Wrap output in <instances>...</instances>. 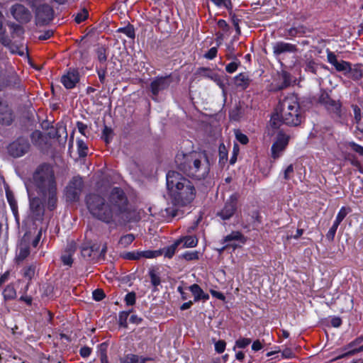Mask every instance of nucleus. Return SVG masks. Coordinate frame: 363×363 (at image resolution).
Segmentation results:
<instances>
[{"mask_svg":"<svg viewBox=\"0 0 363 363\" xmlns=\"http://www.w3.org/2000/svg\"><path fill=\"white\" fill-rule=\"evenodd\" d=\"M303 118L297 96L289 94L279 102L276 113L271 117L269 128L275 130L283 123L289 126H298Z\"/></svg>","mask_w":363,"mask_h":363,"instance_id":"f257e3e1","label":"nucleus"},{"mask_svg":"<svg viewBox=\"0 0 363 363\" xmlns=\"http://www.w3.org/2000/svg\"><path fill=\"white\" fill-rule=\"evenodd\" d=\"M175 163L186 176L196 180L206 179L210 172V162L205 152H179Z\"/></svg>","mask_w":363,"mask_h":363,"instance_id":"f03ea898","label":"nucleus"},{"mask_svg":"<svg viewBox=\"0 0 363 363\" xmlns=\"http://www.w3.org/2000/svg\"><path fill=\"white\" fill-rule=\"evenodd\" d=\"M166 186L175 204L186 206L196 197V190L192 182L176 171L167 172Z\"/></svg>","mask_w":363,"mask_h":363,"instance_id":"7ed1b4c3","label":"nucleus"},{"mask_svg":"<svg viewBox=\"0 0 363 363\" xmlns=\"http://www.w3.org/2000/svg\"><path fill=\"white\" fill-rule=\"evenodd\" d=\"M84 201L92 217L106 224L113 222L112 211L104 196L98 193H89L86 195Z\"/></svg>","mask_w":363,"mask_h":363,"instance_id":"20e7f679","label":"nucleus"},{"mask_svg":"<svg viewBox=\"0 0 363 363\" xmlns=\"http://www.w3.org/2000/svg\"><path fill=\"white\" fill-rule=\"evenodd\" d=\"M32 179L39 194L57 186L53 168L48 163L38 165L33 174Z\"/></svg>","mask_w":363,"mask_h":363,"instance_id":"39448f33","label":"nucleus"},{"mask_svg":"<svg viewBox=\"0 0 363 363\" xmlns=\"http://www.w3.org/2000/svg\"><path fill=\"white\" fill-rule=\"evenodd\" d=\"M107 199L113 218L128 212L129 201L125 191L121 187H113Z\"/></svg>","mask_w":363,"mask_h":363,"instance_id":"423d86ee","label":"nucleus"},{"mask_svg":"<svg viewBox=\"0 0 363 363\" xmlns=\"http://www.w3.org/2000/svg\"><path fill=\"white\" fill-rule=\"evenodd\" d=\"M327 60L330 64L335 67L336 71L342 72L352 79L357 81L362 77L363 71L361 66L356 65L354 67H352L350 62L342 60H339L337 55L330 51H328Z\"/></svg>","mask_w":363,"mask_h":363,"instance_id":"0eeeda50","label":"nucleus"},{"mask_svg":"<svg viewBox=\"0 0 363 363\" xmlns=\"http://www.w3.org/2000/svg\"><path fill=\"white\" fill-rule=\"evenodd\" d=\"M84 189V182L80 176L73 177L65 188L64 194L67 202L74 203L79 200Z\"/></svg>","mask_w":363,"mask_h":363,"instance_id":"6e6552de","label":"nucleus"},{"mask_svg":"<svg viewBox=\"0 0 363 363\" xmlns=\"http://www.w3.org/2000/svg\"><path fill=\"white\" fill-rule=\"evenodd\" d=\"M28 139L19 136L7 146L8 154L13 158H19L27 154L30 149Z\"/></svg>","mask_w":363,"mask_h":363,"instance_id":"1a4fd4ad","label":"nucleus"},{"mask_svg":"<svg viewBox=\"0 0 363 363\" xmlns=\"http://www.w3.org/2000/svg\"><path fill=\"white\" fill-rule=\"evenodd\" d=\"M318 103L322 105L326 111L335 118L342 116V103L339 100L333 99L328 92L323 91L318 98Z\"/></svg>","mask_w":363,"mask_h":363,"instance_id":"9d476101","label":"nucleus"},{"mask_svg":"<svg viewBox=\"0 0 363 363\" xmlns=\"http://www.w3.org/2000/svg\"><path fill=\"white\" fill-rule=\"evenodd\" d=\"M55 11L50 5L43 4L36 9L35 18L37 23L40 26L48 25L54 18Z\"/></svg>","mask_w":363,"mask_h":363,"instance_id":"9b49d317","label":"nucleus"},{"mask_svg":"<svg viewBox=\"0 0 363 363\" xmlns=\"http://www.w3.org/2000/svg\"><path fill=\"white\" fill-rule=\"evenodd\" d=\"M289 135L285 134L283 131H279L278 133L277 139L271 148L272 157L274 160L279 158L281 153L285 150L289 144Z\"/></svg>","mask_w":363,"mask_h":363,"instance_id":"f8f14e48","label":"nucleus"},{"mask_svg":"<svg viewBox=\"0 0 363 363\" xmlns=\"http://www.w3.org/2000/svg\"><path fill=\"white\" fill-rule=\"evenodd\" d=\"M14 120L15 116L13 109L6 100L0 97V124L9 126Z\"/></svg>","mask_w":363,"mask_h":363,"instance_id":"ddd939ff","label":"nucleus"},{"mask_svg":"<svg viewBox=\"0 0 363 363\" xmlns=\"http://www.w3.org/2000/svg\"><path fill=\"white\" fill-rule=\"evenodd\" d=\"M238 198L239 195L236 193L231 195L223 208L217 213V215L223 220L230 219L236 211Z\"/></svg>","mask_w":363,"mask_h":363,"instance_id":"4468645a","label":"nucleus"},{"mask_svg":"<svg viewBox=\"0 0 363 363\" xmlns=\"http://www.w3.org/2000/svg\"><path fill=\"white\" fill-rule=\"evenodd\" d=\"M100 245L93 243L91 241H86L80 247L81 255L86 260H93L98 256Z\"/></svg>","mask_w":363,"mask_h":363,"instance_id":"2eb2a0df","label":"nucleus"},{"mask_svg":"<svg viewBox=\"0 0 363 363\" xmlns=\"http://www.w3.org/2000/svg\"><path fill=\"white\" fill-rule=\"evenodd\" d=\"M11 13L20 23H28L31 17L29 10L20 4H16L11 6Z\"/></svg>","mask_w":363,"mask_h":363,"instance_id":"dca6fc26","label":"nucleus"},{"mask_svg":"<svg viewBox=\"0 0 363 363\" xmlns=\"http://www.w3.org/2000/svg\"><path fill=\"white\" fill-rule=\"evenodd\" d=\"M80 80L79 72L77 69H69L66 74L62 76L61 83L67 89H74Z\"/></svg>","mask_w":363,"mask_h":363,"instance_id":"f3484780","label":"nucleus"},{"mask_svg":"<svg viewBox=\"0 0 363 363\" xmlns=\"http://www.w3.org/2000/svg\"><path fill=\"white\" fill-rule=\"evenodd\" d=\"M30 210L35 220L43 218L45 213L44 204L41 199L38 196L29 198Z\"/></svg>","mask_w":363,"mask_h":363,"instance_id":"a211bd4d","label":"nucleus"},{"mask_svg":"<svg viewBox=\"0 0 363 363\" xmlns=\"http://www.w3.org/2000/svg\"><path fill=\"white\" fill-rule=\"evenodd\" d=\"M273 53L276 56L286 52H296L297 47L296 45L285 43L283 41L277 42L273 45Z\"/></svg>","mask_w":363,"mask_h":363,"instance_id":"6ab92c4d","label":"nucleus"},{"mask_svg":"<svg viewBox=\"0 0 363 363\" xmlns=\"http://www.w3.org/2000/svg\"><path fill=\"white\" fill-rule=\"evenodd\" d=\"M237 240H241L242 242H245L243 236L240 232H232L230 234L228 235L224 238L223 243L227 244L221 248L220 251L224 250L228 247H231L233 249H235L238 247V245H236L234 242Z\"/></svg>","mask_w":363,"mask_h":363,"instance_id":"aec40b11","label":"nucleus"},{"mask_svg":"<svg viewBox=\"0 0 363 363\" xmlns=\"http://www.w3.org/2000/svg\"><path fill=\"white\" fill-rule=\"evenodd\" d=\"M44 198L48 197V206L50 211H53L57 206V186L40 193Z\"/></svg>","mask_w":363,"mask_h":363,"instance_id":"412c9836","label":"nucleus"},{"mask_svg":"<svg viewBox=\"0 0 363 363\" xmlns=\"http://www.w3.org/2000/svg\"><path fill=\"white\" fill-rule=\"evenodd\" d=\"M19 84L20 79L17 77H0V91L7 87L17 88Z\"/></svg>","mask_w":363,"mask_h":363,"instance_id":"4be33fe9","label":"nucleus"},{"mask_svg":"<svg viewBox=\"0 0 363 363\" xmlns=\"http://www.w3.org/2000/svg\"><path fill=\"white\" fill-rule=\"evenodd\" d=\"M6 197L7 201L10 206L11 210L16 220L18 219V203L16 200L13 192L9 189V187H6L5 189Z\"/></svg>","mask_w":363,"mask_h":363,"instance_id":"5701e85b","label":"nucleus"},{"mask_svg":"<svg viewBox=\"0 0 363 363\" xmlns=\"http://www.w3.org/2000/svg\"><path fill=\"white\" fill-rule=\"evenodd\" d=\"M150 360H152V358L139 357L134 354H128L121 359V363H145L147 361Z\"/></svg>","mask_w":363,"mask_h":363,"instance_id":"b1692460","label":"nucleus"},{"mask_svg":"<svg viewBox=\"0 0 363 363\" xmlns=\"http://www.w3.org/2000/svg\"><path fill=\"white\" fill-rule=\"evenodd\" d=\"M251 79L247 73H240L235 77V84L237 87L245 89L250 84Z\"/></svg>","mask_w":363,"mask_h":363,"instance_id":"393cba45","label":"nucleus"},{"mask_svg":"<svg viewBox=\"0 0 363 363\" xmlns=\"http://www.w3.org/2000/svg\"><path fill=\"white\" fill-rule=\"evenodd\" d=\"M189 291L194 296V301H198L201 299H208L209 296L205 294L201 288L196 284H194L189 287Z\"/></svg>","mask_w":363,"mask_h":363,"instance_id":"a878e982","label":"nucleus"},{"mask_svg":"<svg viewBox=\"0 0 363 363\" xmlns=\"http://www.w3.org/2000/svg\"><path fill=\"white\" fill-rule=\"evenodd\" d=\"M157 7H152L151 11H150L148 12V13L147 14V19L148 21L150 22L151 25H152L153 26H155V30L156 31H158L159 30V17H158V15L157 13Z\"/></svg>","mask_w":363,"mask_h":363,"instance_id":"bb28decb","label":"nucleus"},{"mask_svg":"<svg viewBox=\"0 0 363 363\" xmlns=\"http://www.w3.org/2000/svg\"><path fill=\"white\" fill-rule=\"evenodd\" d=\"M2 295L4 301L13 300L16 297V291L12 284H8L4 289Z\"/></svg>","mask_w":363,"mask_h":363,"instance_id":"cd10ccee","label":"nucleus"},{"mask_svg":"<svg viewBox=\"0 0 363 363\" xmlns=\"http://www.w3.org/2000/svg\"><path fill=\"white\" fill-rule=\"evenodd\" d=\"M181 243V240H177L172 245L164 247L162 250H160V255H164L165 257L172 258L175 253V251L178 247V245Z\"/></svg>","mask_w":363,"mask_h":363,"instance_id":"c85d7f7f","label":"nucleus"},{"mask_svg":"<svg viewBox=\"0 0 363 363\" xmlns=\"http://www.w3.org/2000/svg\"><path fill=\"white\" fill-rule=\"evenodd\" d=\"M118 33H123L127 37L131 39H134L135 37V32L134 26L130 23L124 27H121L117 29Z\"/></svg>","mask_w":363,"mask_h":363,"instance_id":"c756f323","label":"nucleus"},{"mask_svg":"<svg viewBox=\"0 0 363 363\" xmlns=\"http://www.w3.org/2000/svg\"><path fill=\"white\" fill-rule=\"evenodd\" d=\"M77 152L79 157H85L88 154V146L81 138L77 139Z\"/></svg>","mask_w":363,"mask_h":363,"instance_id":"7c9ffc66","label":"nucleus"},{"mask_svg":"<svg viewBox=\"0 0 363 363\" xmlns=\"http://www.w3.org/2000/svg\"><path fill=\"white\" fill-rule=\"evenodd\" d=\"M121 257L126 260H138L141 259L140 251L124 252L121 254Z\"/></svg>","mask_w":363,"mask_h":363,"instance_id":"2f4dec72","label":"nucleus"},{"mask_svg":"<svg viewBox=\"0 0 363 363\" xmlns=\"http://www.w3.org/2000/svg\"><path fill=\"white\" fill-rule=\"evenodd\" d=\"M150 92L151 98L155 101H157L159 96V77H155L152 82L150 84Z\"/></svg>","mask_w":363,"mask_h":363,"instance_id":"473e14b6","label":"nucleus"},{"mask_svg":"<svg viewBox=\"0 0 363 363\" xmlns=\"http://www.w3.org/2000/svg\"><path fill=\"white\" fill-rule=\"evenodd\" d=\"M36 266L35 264H31L29 266L25 267L23 269V276L30 281L35 276Z\"/></svg>","mask_w":363,"mask_h":363,"instance_id":"72a5a7b5","label":"nucleus"},{"mask_svg":"<svg viewBox=\"0 0 363 363\" xmlns=\"http://www.w3.org/2000/svg\"><path fill=\"white\" fill-rule=\"evenodd\" d=\"M135 239V237L133 234H126L121 237L118 244L123 247H127L134 241Z\"/></svg>","mask_w":363,"mask_h":363,"instance_id":"f704fd0d","label":"nucleus"},{"mask_svg":"<svg viewBox=\"0 0 363 363\" xmlns=\"http://www.w3.org/2000/svg\"><path fill=\"white\" fill-rule=\"evenodd\" d=\"M279 78L282 81V83L279 86V89H284L290 85L291 75L287 72L282 71L279 74Z\"/></svg>","mask_w":363,"mask_h":363,"instance_id":"c9c22d12","label":"nucleus"},{"mask_svg":"<svg viewBox=\"0 0 363 363\" xmlns=\"http://www.w3.org/2000/svg\"><path fill=\"white\" fill-rule=\"evenodd\" d=\"M179 240H181V242H184V247H194L198 243V240L194 236H186Z\"/></svg>","mask_w":363,"mask_h":363,"instance_id":"e433bc0d","label":"nucleus"},{"mask_svg":"<svg viewBox=\"0 0 363 363\" xmlns=\"http://www.w3.org/2000/svg\"><path fill=\"white\" fill-rule=\"evenodd\" d=\"M131 311H121L118 314V325L120 327L126 328L128 327L127 320Z\"/></svg>","mask_w":363,"mask_h":363,"instance_id":"4c0bfd02","label":"nucleus"},{"mask_svg":"<svg viewBox=\"0 0 363 363\" xmlns=\"http://www.w3.org/2000/svg\"><path fill=\"white\" fill-rule=\"evenodd\" d=\"M97 59L101 65H106L107 60L106 49L104 47H99L96 51Z\"/></svg>","mask_w":363,"mask_h":363,"instance_id":"58836bf2","label":"nucleus"},{"mask_svg":"<svg viewBox=\"0 0 363 363\" xmlns=\"http://www.w3.org/2000/svg\"><path fill=\"white\" fill-rule=\"evenodd\" d=\"M30 252V251L29 246L22 245L19 248L17 259L20 261H23L29 256Z\"/></svg>","mask_w":363,"mask_h":363,"instance_id":"ea45409f","label":"nucleus"},{"mask_svg":"<svg viewBox=\"0 0 363 363\" xmlns=\"http://www.w3.org/2000/svg\"><path fill=\"white\" fill-rule=\"evenodd\" d=\"M157 269L155 267H151L149 269L148 274L151 279V283L152 286L156 289L159 285V276L157 274Z\"/></svg>","mask_w":363,"mask_h":363,"instance_id":"a19ab883","label":"nucleus"},{"mask_svg":"<svg viewBox=\"0 0 363 363\" xmlns=\"http://www.w3.org/2000/svg\"><path fill=\"white\" fill-rule=\"evenodd\" d=\"M350 211L351 208L350 207H342L337 215L335 222L338 224H340V223L343 220V219Z\"/></svg>","mask_w":363,"mask_h":363,"instance_id":"79ce46f5","label":"nucleus"},{"mask_svg":"<svg viewBox=\"0 0 363 363\" xmlns=\"http://www.w3.org/2000/svg\"><path fill=\"white\" fill-rule=\"evenodd\" d=\"M287 35L290 37H296L299 34L305 33V28L303 26L293 27L286 30Z\"/></svg>","mask_w":363,"mask_h":363,"instance_id":"37998d69","label":"nucleus"},{"mask_svg":"<svg viewBox=\"0 0 363 363\" xmlns=\"http://www.w3.org/2000/svg\"><path fill=\"white\" fill-rule=\"evenodd\" d=\"M219 157L220 163L224 164L228 160V151L223 144L219 146Z\"/></svg>","mask_w":363,"mask_h":363,"instance_id":"c03bdc74","label":"nucleus"},{"mask_svg":"<svg viewBox=\"0 0 363 363\" xmlns=\"http://www.w3.org/2000/svg\"><path fill=\"white\" fill-rule=\"evenodd\" d=\"M43 133L40 130H35L30 134V139L34 145H37L43 139Z\"/></svg>","mask_w":363,"mask_h":363,"instance_id":"a18cd8bd","label":"nucleus"},{"mask_svg":"<svg viewBox=\"0 0 363 363\" xmlns=\"http://www.w3.org/2000/svg\"><path fill=\"white\" fill-rule=\"evenodd\" d=\"M89 16V13L86 9H84L82 12L77 13L74 17V21L79 24L84 21Z\"/></svg>","mask_w":363,"mask_h":363,"instance_id":"49530a36","label":"nucleus"},{"mask_svg":"<svg viewBox=\"0 0 363 363\" xmlns=\"http://www.w3.org/2000/svg\"><path fill=\"white\" fill-rule=\"evenodd\" d=\"M113 133V130L111 128L105 125L104 129H103V131H102V139L105 141L106 143H109L111 140V135Z\"/></svg>","mask_w":363,"mask_h":363,"instance_id":"de8ad7c7","label":"nucleus"},{"mask_svg":"<svg viewBox=\"0 0 363 363\" xmlns=\"http://www.w3.org/2000/svg\"><path fill=\"white\" fill-rule=\"evenodd\" d=\"M141 258H155L159 256V250H145L140 251Z\"/></svg>","mask_w":363,"mask_h":363,"instance_id":"09e8293b","label":"nucleus"},{"mask_svg":"<svg viewBox=\"0 0 363 363\" xmlns=\"http://www.w3.org/2000/svg\"><path fill=\"white\" fill-rule=\"evenodd\" d=\"M136 301V294L134 291L128 292L125 296V302L127 306H133Z\"/></svg>","mask_w":363,"mask_h":363,"instance_id":"8fccbe9b","label":"nucleus"},{"mask_svg":"<svg viewBox=\"0 0 363 363\" xmlns=\"http://www.w3.org/2000/svg\"><path fill=\"white\" fill-rule=\"evenodd\" d=\"M319 65L313 60H308L306 62V70L316 74Z\"/></svg>","mask_w":363,"mask_h":363,"instance_id":"3c124183","label":"nucleus"},{"mask_svg":"<svg viewBox=\"0 0 363 363\" xmlns=\"http://www.w3.org/2000/svg\"><path fill=\"white\" fill-rule=\"evenodd\" d=\"M340 224L334 222L332 227L329 229L328 233L326 234V238L329 241H333L334 240L337 229Z\"/></svg>","mask_w":363,"mask_h":363,"instance_id":"603ef678","label":"nucleus"},{"mask_svg":"<svg viewBox=\"0 0 363 363\" xmlns=\"http://www.w3.org/2000/svg\"><path fill=\"white\" fill-rule=\"evenodd\" d=\"M96 72H97L100 82L104 84L105 83V80H106V65H104L103 67L96 68Z\"/></svg>","mask_w":363,"mask_h":363,"instance_id":"864d4df0","label":"nucleus"},{"mask_svg":"<svg viewBox=\"0 0 363 363\" xmlns=\"http://www.w3.org/2000/svg\"><path fill=\"white\" fill-rule=\"evenodd\" d=\"M92 296L94 300L96 301H102L106 297V294L103 289H96L93 291Z\"/></svg>","mask_w":363,"mask_h":363,"instance_id":"5fc2aeb1","label":"nucleus"},{"mask_svg":"<svg viewBox=\"0 0 363 363\" xmlns=\"http://www.w3.org/2000/svg\"><path fill=\"white\" fill-rule=\"evenodd\" d=\"M0 31V43L4 46H9L11 44V40L6 34V30L3 29Z\"/></svg>","mask_w":363,"mask_h":363,"instance_id":"6e6d98bb","label":"nucleus"},{"mask_svg":"<svg viewBox=\"0 0 363 363\" xmlns=\"http://www.w3.org/2000/svg\"><path fill=\"white\" fill-rule=\"evenodd\" d=\"M72 255L66 253L61 256V261L64 265L71 267L73 263Z\"/></svg>","mask_w":363,"mask_h":363,"instance_id":"4d7b16f0","label":"nucleus"},{"mask_svg":"<svg viewBox=\"0 0 363 363\" xmlns=\"http://www.w3.org/2000/svg\"><path fill=\"white\" fill-rule=\"evenodd\" d=\"M182 257L186 260H194L199 259V252L197 251L186 252L182 255Z\"/></svg>","mask_w":363,"mask_h":363,"instance_id":"13d9d810","label":"nucleus"},{"mask_svg":"<svg viewBox=\"0 0 363 363\" xmlns=\"http://www.w3.org/2000/svg\"><path fill=\"white\" fill-rule=\"evenodd\" d=\"M54 34L52 30H46L41 32L40 35H38V39L39 40H46L50 39Z\"/></svg>","mask_w":363,"mask_h":363,"instance_id":"bf43d9fd","label":"nucleus"},{"mask_svg":"<svg viewBox=\"0 0 363 363\" xmlns=\"http://www.w3.org/2000/svg\"><path fill=\"white\" fill-rule=\"evenodd\" d=\"M213 4L218 6H223L226 9H230L232 7V3L230 0H211Z\"/></svg>","mask_w":363,"mask_h":363,"instance_id":"052dcab7","label":"nucleus"},{"mask_svg":"<svg viewBox=\"0 0 363 363\" xmlns=\"http://www.w3.org/2000/svg\"><path fill=\"white\" fill-rule=\"evenodd\" d=\"M226 343L224 340H218L215 342V350L220 354L225 351Z\"/></svg>","mask_w":363,"mask_h":363,"instance_id":"680f3d73","label":"nucleus"},{"mask_svg":"<svg viewBox=\"0 0 363 363\" xmlns=\"http://www.w3.org/2000/svg\"><path fill=\"white\" fill-rule=\"evenodd\" d=\"M251 343L250 338H240L236 341V346L239 348H245Z\"/></svg>","mask_w":363,"mask_h":363,"instance_id":"e2e57ef3","label":"nucleus"},{"mask_svg":"<svg viewBox=\"0 0 363 363\" xmlns=\"http://www.w3.org/2000/svg\"><path fill=\"white\" fill-rule=\"evenodd\" d=\"M294 166L293 164H289L284 172V178L286 180L290 179L294 174Z\"/></svg>","mask_w":363,"mask_h":363,"instance_id":"0e129e2a","label":"nucleus"},{"mask_svg":"<svg viewBox=\"0 0 363 363\" xmlns=\"http://www.w3.org/2000/svg\"><path fill=\"white\" fill-rule=\"evenodd\" d=\"M77 248V243L74 241H71L69 242L65 248L66 253H70L71 255H74Z\"/></svg>","mask_w":363,"mask_h":363,"instance_id":"69168bd1","label":"nucleus"},{"mask_svg":"<svg viewBox=\"0 0 363 363\" xmlns=\"http://www.w3.org/2000/svg\"><path fill=\"white\" fill-rule=\"evenodd\" d=\"M235 137L236 139L242 145H246L249 141L247 135L239 131L235 133Z\"/></svg>","mask_w":363,"mask_h":363,"instance_id":"338daca9","label":"nucleus"},{"mask_svg":"<svg viewBox=\"0 0 363 363\" xmlns=\"http://www.w3.org/2000/svg\"><path fill=\"white\" fill-rule=\"evenodd\" d=\"M91 348L88 346L82 347L79 350V354L82 357H88L91 353Z\"/></svg>","mask_w":363,"mask_h":363,"instance_id":"774afa93","label":"nucleus"}]
</instances>
